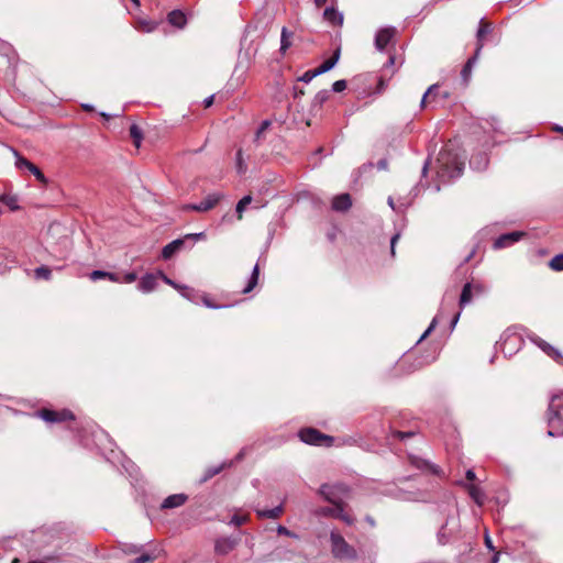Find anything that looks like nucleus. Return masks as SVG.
<instances>
[{
	"instance_id": "obj_56",
	"label": "nucleus",
	"mask_w": 563,
	"mask_h": 563,
	"mask_svg": "<svg viewBox=\"0 0 563 563\" xmlns=\"http://www.w3.org/2000/svg\"><path fill=\"white\" fill-rule=\"evenodd\" d=\"M465 476L470 482H474L476 479V474L473 470H467Z\"/></svg>"
},
{
	"instance_id": "obj_37",
	"label": "nucleus",
	"mask_w": 563,
	"mask_h": 563,
	"mask_svg": "<svg viewBox=\"0 0 563 563\" xmlns=\"http://www.w3.org/2000/svg\"><path fill=\"white\" fill-rule=\"evenodd\" d=\"M15 156H16V161H15V165L19 169H30L34 164L31 163L30 161H27L26 158L18 155L16 152H14Z\"/></svg>"
},
{
	"instance_id": "obj_44",
	"label": "nucleus",
	"mask_w": 563,
	"mask_h": 563,
	"mask_svg": "<svg viewBox=\"0 0 563 563\" xmlns=\"http://www.w3.org/2000/svg\"><path fill=\"white\" fill-rule=\"evenodd\" d=\"M276 531L280 536H286V537H289V538H292V539H298L299 538V536L297 533L290 531L289 529H287L286 527H284L282 525L277 526Z\"/></svg>"
},
{
	"instance_id": "obj_10",
	"label": "nucleus",
	"mask_w": 563,
	"mask_h": 563,
	"mask_svg": "<svg viewBox=\"0 0 563 563\" xmlns=\"http://www.w3.org/2000/svg\"><path fill=\"white\" fill-rule=\"evenodd\" d=\"M240 539L232 537H221L214 542V552L219 555H227L239 544Z\"/></svg>"
},
{
	"instance_id": "obj_11",
	"label": "nucleus",
	"mask_w": 563,
	"mask_h": 563,
	"mask_svg": "<svg viewBox=\"0 0 563 563\" xmlns=\"http://www.w3.org/2000/svg\"><path fill=\"white\" fill-rule=\"evenodd\" d=\"M396 33L395 27L380 29L375 36V47L378 51H384L388 43L391 41Z\"/></svg>"
},
{
	"instance_id": "obj_64",
	"label": "nucleus",
	"mask_w": 563,
	"mask_h": 563,
	"mask_svg": "<svg viewBox=\"0 0 563 563\" xmlns=\"http://www.w3.org/2000/svg\"><path fill=\"white\" fill-rule=\"evenodd\" d=\"M81 107H82V109H85L86 111H92V110H93V106L88 104V103H84Z\"/></svg>"
},
{
	"instance_id": "obj_34",
	"label": "nucleus",
	"mask_w": 563,
	"mask_h": 563,
	"mask_svg": "<svg viewBox=\"0 0 563 563\" xmlns=\"http://www.w3.org/2000/svg\"><path fill=\"white\" fill-rule=\"evenodd\" d=\"M252 197L251 196H244L238 203H236V212L239 214V218H242L243 211L246 209V207L251 203Z\"/></svg>"
},
{
	"instance_id": "obj_7",
	"label": "nucleus",
	"mask_w": 563,
	"mask_h": 563,
	"mask_svg": "<svg viewBox=\"0 0 563 563\" xmlns=\"http://www.w3.org/2000/svg\"><path fill=\"white\" fill-rule=\"evenodd\" d=\"M530 341L536 344L542 352H544L549 357L554 360L559 364H563V355L562 353L550 343L539 338L536 334L529 335Z\"/></svg>"
},
{
	"instance_id": "obj_24",
	"label": "nucleus",
	"mask_w": 563,
	"mask_h": 563,
	"mask_svg": "<svg viewBox=\"0 0 563 563\" xmlns=\"http://www.w3.org/2000/svg\"><path fill=\"white\" fill-rule=\"evenodd\" d=\"M168 22L174 26L184 27L186 15L179 10H174L168 14Z\"/></svg>"
},
{
	"instance_id": "obj_30",
	"label": "nucleus",
	"mask_w": 563,
	"mask_h": 563,
	"mask_svg": "<svg viewBox=\"0 0 563 563\" xmlns=\"http://www.w3.org/2000/svg\"><path fill=\"white\" fill-rule=\"evenodd\" d=\"M472 301V285L466 283L462 289L460 297V306L463 308Z\"/></svg>"
},
{
	"instance_id": "obj_15",
	"label": "nucleus",
	"mask_w": 563,
	"mask_h": 563,
	"mask_svg": "<svg viewBox=\"0 0 563 563\" xmlns=\"http://www.w3.org/2000/svg\"><path fill=\"white\" fill-rule=\"evenodd\" d=\"M185 245V239H176L165 245L162 250V257L164 260L170 258L174 254L179 252Z\"/></svg>"
},
{
	"instance_id": "obj_48",
	"label": "nucleus",
	"mask_w": 563,
	"mask_h": 563,
	"mask_svg": "<svg viewBox=\"0 0 563 563\" xmlns=\"http://www.w3.org/2000/svg\"><path fill=\"white\" fill-rule=\"evenodd\" d=\"M107 275H108V272L97 269V271L91 272L90 279L93 282H97L99 279L107 278Z\"/></svg>"
},
{
	"instance_id": "obj_50",
	"label": "nucleus",
	"mask_w": 563,
	"mask_h": 563,
	"mask_svg": "<svg viewBox=\"0 0 563 563\" xmlns=\"http://www.w3.org/2000/svg\"><path fill=\"white\" fill-rule=\"evenodd\" d=\"M346 88V81L341 79V80H336L333 82L332 85V90L334 92H341L343 91L344 89Z\"/></svg>"
},
{
	"instance_id": "obj_8",
	"label": "nucleus",
	"mask_w": 563,
	"mask_h": 563,
	"mask_svg": "<svg viewBox=\"0 0 563 563\" xmlns=\"http://www.w3.org/2000/svg\"><path fill=\"white\" fill-rule=\"evenodd\" d=\"M36 415L40 418H42L44 421L49 422V423L74 419L73 412L67 409H63L60 411L43 409V410L38 411Z\"/></svg>"
},
{
	"instance_id": "obj_27",
	"label": "nucleus",
	"mask_w": 563,
	"mask_h": 563,
	"mask_svg": "<svg viewBox=\"0 0 563 563\" xmlns=\"http://www.w3.org/2000/svg\"><path fill=\"white\" fill-rule=\"evenodd\" d=\"M291 36H292V33L290 31H288L287 27L284 26L282 29V34H280V52L283 54L291 46V42H290Z\"/></svg>"
},
{
	"instance_id": "obj_6",
	"label": "nucleus",
	"mask_w": 563,
	"mask_h": 563,
	"mask_svg": "<svg viewBox=\"0 0 563 563\" xmlns=\"http://www.w3.org/2000/svg\"><path fill=\"white\" fill-rule=\"evenodd\" d=\"M345 506L346 505H332L331 507H322L317 511V514L323 517L340 519L347 526H352L355 522V519L352 515L345 511Z\"/></svg>"
},
{
	"instance_id": "obj_58",
	"label": "nucleus",
	"mask_w": 563,
	"mask_h": 563,
	"mask_svg": "<svg viewBox=\"0 0 563 563\" xmlns=\"http://www.w3.org/2000/svg\"><path fill=\"white\" fill-rule=\"evenodd\" d=\"M485 544L486 547L490 550V551H494L495 548L493 545V541L490 539V537L488 536V533L485 534Z\"/></svg>"
},
{
	"instance_id": "obj_40",
	"label": "nucleus",
	"mask_w": 563,
	"mask_h": 563,
	"mask_svg": "<svg viewBox=\"0 0 563 563\" xmlns=\"http://www.w3.org/2000/svg\"><path fill=\"white\" fill-rule=\"evenodd\" d=\"M155 555L151 553H143L142 555L135 558L131 561V563H152L155 560Z\"/></svg>"
},
{
	"instance_id": "obj_31",
	"label": "nucleus",
	"mask_w": 563,
	"mask_h": 563,
	"mask_svg": "<svg viewBox=\"0 0 563 563\" xmlns=\"http://www.w3.org/2000/svg\"><path fill=\"white\" fill-rule=\"evenodd\" d=\"M235 167H236L238 174H240V175L244 174L247 169V165L245 164L244 158H243L242 150H239L236 152Z\"/></svg>"
},
{
	"instance_id": "obj_17",
	"label": "nucleus",
	"mask_w": 563,
	"mask_h": 563,
	"mask_svg": "<svg viewBox=\"0 0 563 563\" xmlns=\"http://www.w3.org/2000/svg\"><path fill=\"white\" fill-rule=\"evenodd\" d=\"M351 206L352 199L349 194H341L332 200V209L335 211H346Z\"/></svg>"
},
{
	"instance_id": "obj_43",
	"label": "nucleus",
	"mask_w": 563,
	"mask_h": 563,
	"mask_svg": "<svg viewBox=\"0 0 563 563\" xmlns=\"http://www.w3.org/2000/svg\"><path fill=\"white\" fill-rule=\"evenodd\" d=\"M319 76V73L318 70L314 68V69H310V70H307L300 78L299 80L302 81V82H310L314 77Z\"/></svg>"
},
{
	"instance_id": "obj_39",
	"label": "nucleus",
	"mask_w": 563,
	"mask_h": 563,
	"mask_svg": "<svg viewBox=\"0 0 563 563\" xmlns=\"http://www.w3.org/2000/svg\"><path fill=\"white\" fill-rule=\"evenodd\" d=\"M330 97V92L328 90H321L319 91L313 99L314 104H323Z\"/></svg>"
},
{
	"instance_id": "obj_38",
	"label": "nucleus",
	"mask_w": 563,
	"mask_h": 563,
	"mask_svg": "<svg viewBox=\"0 0 563 563\" xmlns=\"http://www.w3.org/2000/svg\"><path fill=\"white\" fill-rule=\"evenodd\" d=\"M250 517L247 515H234L229 521V525L240 527L249 521Z\"/></svg>"
},
{
	"instance_id": "obj_62",
	"label": "nucleus",
	"mask_w": 563,
	"mask_h": 563,
	"mask_svg": "<svg viewBox=\"0 0 563 563\" xmlns=\"http://www.w3.org/2000/svg\"><path fill=\"white\" fill-rule=\"evenodd\" d=\"M411 435H412L411 432H401V431L397 432V437L401 440L405 438L411 437Z\"/></svg>"
},
{
	"instance_id": "obj_61",
	"label": "nucleus",
	"mask_w": 563,
	"mask_h": 563,
	"mask_svg": "<svg viewBox=\"0 0 563 563\" xmlns=\"http://www.w3.org/2000/svg\"><path fill=\"white\" fill-rule=\"evenodd\" d=\"M377 167H378L379 169H386V168H387V161H386V159H380V161H378V163H377Z\"/></svg>"
},
{
	"instance_id": "obj_28",
	"label": "nucleus",
	"mask_w": 563,
	"mask_h": 563,
	"mask_svg": "<svg viewBox=\"0 0 563 563\" xmlns=\"http://www.w3.org/2000/svg\"><path fill=\"white\" fill-rule=\"evenodd\" d=\"M556 397H553L549 407V423L552 426L555 420H561V410L555 405Z\"/></svg>"
},
{
	"instance_id": "obj_63",
	"label": "nucleus",
	"mask_w": 563,
	"mask_h": 563,
	"mask_svg": "<svg viewBox=\"0 0 563 563\" xmlns=\"http://www.w3.org/2000/svg\"><path fill=\"white\" fill-rule=\"evenodd\" d=\"M269 125V122L268 121H264L258 130V134L261 132H263L265 129H267V126Z\"/></svg>"
},
{
	"instance_id": "obj_3",
	"label": "nucleus",
	"mask_w": 563,
	"mask_h": 563,
	"mask_svg": "<svg viewBox=\"0 0 563 563\" xmlns=\"http://www.w3.org/2000/svg\"><path fill=\"white\" fill-rule=\"evenodd\" d=\"M319 494L332 505H345L343 499L349 495V487L343 483L323 484Z\"/></svg>"
},
{
	"instance_id": "obj_53",
	"label": "nucleus",
	"mask_w": 563,
	"mask_h": 563,
	"mask_svg": "<svg viewBox=\"0 0 563 563\" xmlns=\"http://www.w3.org/2000/svg\"><path fill=\"white\" fill-rule=\"evenodd\" d=\"M519 341V338L516 334H504V344L507 345L508 343H516Z\"/></svg>"
},
{
	"instance_id": "obj_2",
	"label": "nucleus",
	"mask_w": 563,
	"mask_h": 563,
	"mask_svg": "<svg viewBox=\"0 0 563 563\" xmlns=\"http://www.w3.org/2000/svg\"><path fill=\"white\" fill-rule=\"evenodd\" d=\"M331 553L340 561H349L350 563H367L358 560L356 550L350 545L345 539L336 531H331Z\"/></svg>"
},
{
	"instance_id": "obj_33",
	"label": "nucleus",
	"mask_w": 563,
	"mask_h": 563,
	"mask_svg": "<svg viewBox=\"0 0 563 563\" xmlns=\"http://www.w3.org/2000/svg\"><path fill=\"white\" fill-rule=\"evenodd\" d=\"M130 135L134 141V144L139 147L142 141V131L136 124L130 126Z\"/></svg>"
},
{
	"instance_id": "obj_51",
	"label": "nucleus",
	"mask_w": 563,
	"mask_h": 563,
	"mask_svg": "<svg viewBox=\"0 0 563 563\" xmlns=\"http://www.w3.org/2000/svg\"><path fill=\"white\" fill-rule=\"evenodd\" d=\"M29 172L32 173L36 177V179H38L41 181H45V177H44L43 173L35 165H33L29 169Z\"/></svg>"
},
{
	"instance_id": "obj_23",
	"label": "nucleus",
	"mask_w": 563,
	"mask_h": 563,
	"mask_svg": "<svg viewBox=\"0 0 563 563\" xmlns=\"http://www.w3.org/2000/svg\"><path fill=\"white\" fill-rule=\"evenodd\" d=\"M411 463L419 470H423V471H428L432 474H438L439 473V468L437 465H433L431 464L430 462L426 461V460H421V459H418V457H412L411 459Z\"/></svg>"
},
{
	"instance_id": "obj_35",
	"label": "nucleus",
	"mask_w": 563,
	"mask_h": 563,
	"mask_svg": "<svg viewBox=\"0 0 563 563\" xmlns=\"http://www.w3.org/2000/svg\"><path fill=\"white\" fill-rule=\"evenodd\" d=\"M35 278L37 279H49L52 272L46 266H40L34 271Z\"/></svg>"
},
{
	"instance_id": "obj_52",
	"label": "nucleus",
	"mask_w": 563,
	"mask_h": 563,
	"mask_svg": "<svg viewBox=\"0 0 563 563\" xmlns=\"http://www.w3.org/2000/svg\"><path fill=\"white\" fill-rule=\"evenodd\" d=\"M137 278V275L134 273V272H130V273H126L123 278L121 279V282L123 283H126V284H131L133 282H135Z\"/></svg>"
},
{
	"instance_id": "obj_12",
	"label": "nucleus",
	"mask_w": 563,
	"mask_h": 563,
	"mask_svg": "<svg viewBox=\"0 0 563 563\" xmlns=\"http://www.w3.org/2000/svg\"><path fill=\"white\" fill-rule=\"evenodd\" d=\"M523 232L520 231H514L510 233L501 234L499 238H497L494 242V249H504L507 246H510L515 242H518L522 236Z\"/></svg>"
},
{
	"instance_id": "obj_1",
	"label": "nucleus",
	"mask_w": 563,
	"mask_h": 563,
	"mask_svg": "<svg viewBox=\"0 0 563 563\" xmlns=\"http://www.w3.org/2000/svg\"><path fill=\"white\" fill-rule=\"evenodd\" d=\"M465 157L453 142H449L437 158V176L440 181L446 183L459 178L464 169Z\"/></svg>"
},
{
	"instance_id": "obj_14",
	"label": "nucleus",
	"mask_w": 563,
	"mask_h": 563,
	"mask_svg": "<svg viewBox=\"0 0 563 563\" xmlns=\"http://www.w3.org/2000/svg\"><path fill=\"white\" fill-rule=\"evenodd\" d=\"M188 499L185 494H174L164 499L162 503V509H173L183 506Z\"/></svg>"
},
{
	"instance_id": "obj_47",
	"label": "nucleus",
	"mask_w": 563,
	"mask_h": 563,
	"mask_svg": "<svg viewBox=\"0 0 563 563\" xmlns=\"http://www.w3.org/2000/svg\"><path fill=\"white\" fill-rule=\"evenodd\" d=\"M449 522H450V519L446 520V522L441 527V529L438 533V539L441 544H444L448 542V537H446L444 530H445V526H448Z\"/></svg>"
},
{
	"instance_id": "obj_4",
	"label": "nucleus",
	"mask_w": 563,
	"mask_h": 563,
	"mask_svg": "<svg viewBox=\"0 0 563 563\" xmlns=\"http://www.w3.org/2000/svg\"><path fill=\"white\" fill-rule=\"evenodd\" d=\"M450 97V92L444 90H440V86L438 84L431 85L428 90L422 96L420 106L424 108L430 106L432 108L443 107L445 100Z\"/></svg>"
},
{
	"instance_id": "obj_21",
	"label": "nucleus",
	"mask_w": 563,
	"mask_h": 563,
	"mask_svg": "<svg viewBox=\"0 0 563 563\" xmlns=\"http://www.w3.org/2000/svg\"><path fill=\"white\" fill-rule=\"evenodd\" d=\"M339 57H340V51L336 49L332 57L328 58L319 67L316 68L318 70L319 75L331 70L338 63Z\"/></svg>"
},
{
	"instance_id": "obj_5",
	"label": "nucleus",
	"mask_w": 563,
	"mask_h": 563,
	"mask_svg": "<svg viewBox=\"0 0 563 563\" xmlns=\"http://www.w3.org/2000/svg\"><path fill=\"white\" fill-rule=\"evenodd\" d=\"M299 439L310 445H325L330 446L333 442V438L321 433L314 428L301 429L298 433Z\"/></svg>"
},
{
	"instance_id": "obj_42",
	"label": "nucleus",
	"mask_w": 563,
	"mask_h": 563,
	"mask_svg": "<svg viewBox=\"0 0 563 563\" xmlns=\"http://www.w3.org/2000/svg\"><path fill=\"white\" fill-rule=\"evenodd\" d=\"M439 321H440V316L438 314L432 319L428 329L422 333V335L419 339V342L424 340L433 331V329L437 327Z\"/></svg>"
},
{
	"instance_id": "obj_19",
	"label": "nucleus",
	"mask_w": 563,
	"mask_h": 563,
	"mask_svg": "<svg viewBox=\"0 0 563 563\" xmlns=\"http://www.w3.org/2000/svg\"><path fill=\"white\" fill-rule=\"evenodd\" d=\"M284 514V505L280 504L272 509H256L260 518L278 519Z\"/></svg>"
},
{
	"instance_id": "obj_32",
	"label": "nucleus",
	"mask_w": 563,
	"mask_h": 563,
	"mask_svg": "<svg viewBox=\"0 0 563 563\" xmlns=\"http://www.w3.org/2000/svg\"><path fill=\"white\" fill-rule=\"evenodd\" d=\"M550 268H552L555 272L563 271V254L555 255L550 262H549Z\"/></svg>"
},
{
	"instance_id": "obj_45",
	"label": "nucleus",
	"mask_w": 563,
	"mask_h": 563,
	"mask_svg": "<svg viewBox=\"0 0 563 563\" xmlns=\"http://www.w3.org/2000/svg\"><path fill=\"white\" fill-rule=\"evenodd\" d=\"M159 277L164 280L165 284L172 286L173 288H175L176 290L179 291V289L181 288L183 285L180 284H177L176 282H174L173 279H170L169 277H167L165 274L163 273H159L158 274Z\"/></svg>"
},
{
	"instance_id": "obj_29",
	"label": "nucleus",
	"mask_w": 563,
	"mask_h": 563,
	"mask_svg": "<svg viewBox=\"0 0 563 563\" xmlns=\"http://www.w3.org/2000/svg\"><path fill=\"white\" fill-rule=\"evenodd\" d=\"M258 274H260V269H258V265L256 264L254 266V268H253V272H252V275H251V277H250V279L247 282V285L242 290L243 294H249L257 285Z\"/></svg>"
},
{
	"instance_id": "obj_13",
	"label": "nucleus",
	"mask_w": 563,
	"mask_h": 563,
	"mask_svg": "<svg viewBox=\"0 0 563 563\" xmlns=\"http://www.w3.org/2000/svg\"><path fill=\"white\" fill-rule=\"evenodd\" d=\"M297 552L287 547L279 545L269 554L271 561H291Z\"/></svg>"
},
{
	"instance_id": "obj_22",
	"label": "nucleus",
	"mask_w": 563,
	"mask_h": 563,
	"mask_svg": "<svg viewBox=\"0 0 563 563\" xmlns=\"http://www.w3.org/2000/svg\"><path fill=\"white\" fill-rule=\"evenodd\" d=\"M470 165L475 170H483L488 165V157L485 153H481L476 156H473L470 161Z\"/></svg>"
},
{
	"instance_id": "obj_25",
	"label": "nucleus",
	"mask_w": 563,
	"mask_h": 563,
	"mask_svg": "<svg viewBox=\"0 0 563 563\" xmlns=\"http://www.w3.org/2000/svg\"><path fill=\"white\" fill-rule=\"evenodd\" d=\"M323 16L327 21L332 24H342L343 15L333 8H327L323 12Z\"/></svg>"
},
{
	"instance_id": "obj_36",
	"label": "nucleus",
	"mask_w": 563,
	"mask_h": 563,
	"mask_svg": "<svg viewBox=\"0 0 563 563\" xmlns=\"http://www.w3.org/2000/svg\"><path fill=\"white\" fill-rule=\"evenodd\" d=\"M227 466L225 463H222L220 464L219 466H214V467H209L207 471H206V474L203 476V481H208L210 479L211 477L216 476L217 474H219L224 467Z\"/></svg>"
},
{
	"instance_id": "obj_26",
	"label": "nucleus",
	"mask_w": 563,
	"mask_h": 563,
	"mask_svg": "<svg viewBox=\"0 0 563 563\" xmlns=\"http://www.w3.org/2000/svg\"><path fill=\"white\" fill-rule=\"evenodd\" d=\"M179 294L184 298H186L187 300H189L194 303H198L199 298H200V295L197 290H195L194 288H190L188 286H185V285H183L181 288L179 289Z\"/></svg>"
},
{
	"instance_id": "obj_49",
	"label": "nucleus",
	"mask_w": 563,
	"mask_h": 563,
	"mask_svg": "<svg viewBox=\"0 0 563 563\" xmlns=\"http://www.w3.org/2000/svg\"><path fill=\"white\" fill-rule=\"evenodd\" d=\"M199 299H201L202 303H203L206 307L210 308V309H220V308H223V307H224V306H219V305H214V303H212V302L209 300V298H208V296H207V295H201Z\"/></svg>"
},
{
	"instance_id": "obj_55",
	"label": "nucleus",
	"mask_w": 563,
	"mask_h": 563,
	"mask_svg": "<svg viewBox=\"0 0 563 563\" xmlns=\"http://www.w3.org/2000/svg\"><path fill=\"white\" fill-rule=\"evenodd\" d=\"M203 238H205V233L203 232L191 233V234H187L185 236V239H194V240H200V239H203Z\"/></svg>"
},
{
	"instance_id": "obj_59",
	"label": "nucleus",
	"mask_w": 563,
	"mask_h": 563,
	"mask_svg": "<svg viewBox=\"0 0 563 563\" xmlns=\"http://www.w3.org/2000/svg\"><path fill=\"white\" fill-rule=\"evenodd\" d=\"M213 99H214V96H213V95H212V96L207 97V98L203 100V104H205V107H206V108L211 107V106H212V103H213Z\"/></svg>"
},
{
	"instance_id": "obj_41",
	"label": "nucleus",
	"mask_w": 563,
	"mask_h": 563,
	"mask_svg": "<svg viewBox=\"0 0 563 563\" xmlns=\"http://www.w3.org/2000/svg\"><path fill=\"white\" fill-rule=\"evenodd\" d=\"M478 55L475 54L474 57L470 58L467 60V63L465 64V66L463 67L462 69V76L463 78L467 79L468 76L471 75V71H472V67H473V64L475 63L476 58H477Z\"/></svg>"
},
{
	"instance_id": "obj_54",
	"label": "nucleus",
	"mask_w": 563,
	"mask_h": 563,
	"mask_svg": "<svg viewBox=\"0 0 563 563\" xmlns=\"http://www.w3.org/2000/svg\"><path fill=\"white\" fill-rule=\"evenodd\" d=\"M399 238H400V233L398 232V233L394 234L390 239V253L393 256L395 255V246H396V243L398 242Z\"/></svg>"
},
{
	"instance_id": "obj_9",
	"label": "nucleus",
	"mask_w": 563,
	"mask_h": 563,
	"mask_svg": "<svg viewBox=\"0 0 563 563\" xmlns=\"http://www.w3.org/2000/svg\"><path fill=\"white\" fill-rule=\"evenodd\" d=\"M220 194H210L199 203H190L184 207V210H192L198 212H206L211 210L220 201Z\"/></svg>"
},
{
	"instance_id": "obj_20",
	"label": "nucleus",
	"mask_w": 563,
	"mask_h": 563,
	"mask_svg": "<svg viewBox=\"0 0 563 563\" xmlns=\"http://www.w3.org/2000/svg\"><path fill=\"white\" fill-rule=\"evenodd\" d=\"M492 32V24L484 22V20H481L479 27L477 30V47H476V55L479 54L481 49L483 48V37Z\"/></svg>"
},
{
	"instance_id": "obj_57",
	"label": "nucleus",
	"mask_w": 563,
	"mask_h": 563,
	"mask_svg": "<svg viewBox=\"0 0 563 563\" xmlns=\"http://www.w3.org/2000/svg\"><path fill=\"white\" fill-rule=\"evenodd\" d=\"M107 278L113 283H120L121 279L119 278V276L114 273H110L108 272V275H107Z\"/></svg>"
},
{
	"instance_id": "obj_60",
	"label": "nucleus",
	"mask_w": 563,
	"mask_h": 563,
	"mask_svg": "<svg viewBox=\"0 0 563 563\" xmlns=\"http://www.w3.org/2000/svg\"><path fill=\"white\" fill-rule=\"evenodd\" d=\"M406 500H411V501H419V500H423L422 498L420 497H417L415 494L410 493L408 494L406 497H404Z\"/></svg>"
},
{
	"instance_id": "obj_16",
	"label": "nucleus",
	"mask_w": 563,
	"mask_h": 563,
	"mask_svg": "<svg viewBox=\"0 0 563 563\" xmlns=\"http://www.w3.org/2000/svg\"><path fill=\"white\" fill-rule=\"evenodd\" d=\"M156 285L157 277L154 274H146L141 278L137 288L142 292L148 294L156 288Z\"/></svg>"
},
{
	"instance_id": "obj_18",
	"label": "nucleus",
	"mask_w": 563,
	"mask_h": 563,
	"mask_svg": "<svg viewBox=\"0 0 563 563\" xmlns=\"http://www.w3.org/2000/svg\"><path fill=\"white\" fill-rule=\"evenodd\" d=\"M465 488L467 489L471 498L479 506L482 507L484 504H485V499H486V496H485V493L483 492L482 488H479L477 485H474V484H466L464 485Z\"/></svg>"
},
{
	"instance_id": "obj_46",
	"label": "nucleus",
	"mask_w": 563,
	"mask_h": 563,
	"mask_svg": "<svg viewBox=\"0 0 563 563\" xmlns=\"http://www.w3.org/2000/svg\"><path fill=\"white\" fill-rule=\"evenodd\" d=\"M139 24H140V29L143 32L150 33L155 29V24L151 21H140Z\"/></svg>"
}]
</instances>
